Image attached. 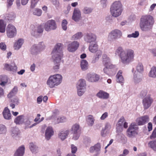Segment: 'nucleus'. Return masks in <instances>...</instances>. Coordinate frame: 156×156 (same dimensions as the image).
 Masks as SVG:
<instances>
[{"mask_svg": "<svg viewBox=\"0 0 156 156\" xmlns=\"http://www.w3.org/2000/svg\"><path fill=\"white\" fill-rule=\"evenodd\" d=\"M116 54L119 55L121 62L124 64L129 63L134 60V52L131 49L124 51L121 47H119L115 51Z\"/></svg>", "mask_w": 156, "mask_h": 156, "instance_id": "1", "label": "nucleus"}, {"mask_svg": "<svg viewBox=\"0 0 156 156\" xmlns=\"http://www.w3.org/2000/svg\"><path fill=\"white\" fill-rule=\"evenodd\" d=\"M62 49V44L58 43L55 45L52 52V57L55 64V66L53 67L55 72L58 71L59 69V63L63 56Z\"/></svg>", "mask_w": 156, "mask_h": 156, "instance_id": "2", "label": "nucleus"}, {"mask_svg": "<svg viewBox=\"0 0 156 156\" xmlns=\"http://www.w3.org/2000/svg\"><path fill=\"white\" fill-rule=\"evenodd\" d=\"M154 23L153 17L150 15H145L141 16L140 23V27L143 31H147L152 27Z\"/></svg>", "mask_w": 156, "mask_h": 156, "instance_id": "3", "label": "nucleus"}, {"mask_svg": "<svg viewBox=\"0 0 156 156\" xmlns=\"http://www.w3.org/2000/svg\"><path fill=\"white\" fill-rule=\"evenodd\" d=\"M122 4L120 2L117 1L114 2L110 8L112 15L115 17H117L120 16L122 11Z\"/></svg>", "mask_w": 156, "mask_h": 156, "instance_id": "4", "label": "nucleus"}, {"mask_svg": "<svg viewBox=\"0 0 156 156\" xmlns=\"http://www.w3.org/2000/svg\"><path fill=\"white\" fill-rule=\"evenodd\" d=\"M62 78V75L59 74L50 76L47 81V84L50 88H53L61 83Z\"/></svg>", "mask_w": 156, "mask_h": 156, "instance_id": "5", "label": "nucleus"}, {"mask_svg": "<svg viewBox=\"0 0 156 156\" xmlns=\"http://www.w3.org/2000/svg\"><path fill=\"white\" fill-rule=\"evenodd\" d=\"M138 128L135 123H132L127 130V136L131 137L137 134V130Z\"/></svg>", "mask_w": 156, "mask_h": 156, "instance_id": "6", "label": "nucleus"}, {"mask_svg": "<svg viewBox=\"0 0 156 156\" xmlns=\"http://www.w3.org/2000/svg\"><path fill=\"white\" fill-rule=\"evenodd\" d=\"M6 34L8 37L12 38L15 36L17 33L15 27L12 24H8L6 29Z\"/></svg>", "mask_w": 156, "mask_h": 156, "instance_id": "7", "label": "nucleus"}, {"mask_svg": "<svg viewBox=\"0 0 156 156\" xmlns=\"http://www.w3.org/2000/svg\"><path fill=\"white\" fill-rule=\"evenodd\" d=\"M122 35V33L120 30L115 29L109 33L108 38L110 40L116 39L120 38Z\"/></svg>", "mask_w": 156, "mask_h": 156, "instance_id": "8", "label": "nucleus"}, {"mask_svg": "<svg viewBox=\"0 0 156 156\" xmlns=\"http://www.w3.org/2000/svg\"><path fill=\"white\" fill-rule=\"evenodd\" d=\"M56 28V24L55 20H48L44 25V29L47 31L51 30H55Z\"/></svg>", "mask_w": 156, "mask_h": 156, "instance_id": "9", "label": "nucleus"}, {"mask_svg": "<svg viewBox=\"0 0 156 156\" xmlns=\"http://www.w3.org/2000/svg\"><path fill=\"white\" fill-rule=\"evenodd\" d=\"M149 121V116L148 115H145L138 118L136 122L138 125L142 126L147 123Z\"/></svg>", "mask_w": 156, "mask_h": 156, "instance_id": "10", "label": "nucleus"}, {"mask_svg": "<svg viewBox=\"0 0 156 156\" xmlns=\"http://www.w3.org/2000/svg\"><path fill=\"white\" fill-rule=\"evenodd\" d=\"M79 44L77 41H74L69 44L67 46V50L70 52H75L78 48Z\"/></svg>", "mask_w": 156, "mask_h": 156, "instance_id": "11", "label": "nucleus"}, {"mask_svg": "<svg viewBox=\"0 0 156 156\" xmlns=\"http://www.w3.org/2000/svg\"><path fill=\"white\" fill-rule=\"evenodd\" d=\"M153 100L150 96L145 98L143 100V104L144 109L149 108L151 106Z\"/></svg>", "mask_w": 156, "mask_h": 156, "instance_id": "12", "label": "nucleus"}, {"mask_svg": "<svg viewBox=\"0 0 156 156\" xmlns=\"http://www.w3.org/2000/svg\"><path fill=\"white\" fill-rule=\"evenodd\" d=\"M79 125L77 124H74L72 126L71 130L74 134L73 139L74 140H77L79 137V135L77 133L79 130Z\"/></svg>", "mask_w": 156, "mask_h": 156, "instance_id": "13", "label": "nucleus"}, {"mask_svg": "<svg viewBox=\"0 0 156 156\" xmlns=\"http://www.w3.org/2000/svg\"><path fill=\"white\" fill-rule=\"evenodd\" d=\"M81 18V12L78 8L74 9L72 16V19L75 21H78Z\"/></svg>", "mask_w": 156, "mask_h": 156, "instance_id": "14", "label": "nucleus"}, {"mask_svg": "<svg viewBox=\"0 0 156 156\" xmlns=\"http://www.w3.org/2000/svg\"><path fill=\"white\" fill-rule=\"evenodd\" d=\"M96 36L91 33L87 34L85 37V40L89 43L94 42L96 41Z\"/></svg>", "mask_w": 156, "mask_h": 156, "instance_id": "15", "label": "nucleus"}, {"mask_svg": "<svg viewBox=\"0 0 156 156\" xmlns=\"http://www.w3.org/2000/svg\"><path fill=\"white\" fill-rule=\"evenodd\" d=\"M88 80L90 82H95L98 81L99 79L98 75L95 74L89 73L87 76Z\"/></svg>", "mask_w": 156, "mask_h": 156, "instance_id": "16", "label": "nucleus"}, {"mask_svg": "<svg viewBox=\"0 0 156 156\" xmlns=\"http://www.w3.org/2000/svg\"><path fill=\"white\" fill-rule=\"evenodd\" d=\"M2 114L4 117L6 119H11V114L10 111L7 107L5 108Z\"/></svg>", "mask_w": 156, "mask_h": 156, "instance_id": "17", "label": "nucleus"}, {"mask_svg": "<svg viewBox=\"0 0 156 156\" xmlns=\"http://www.w3.org/2000/svg\"><path fill=\"white\" fill-rule=\"evenodd\" d=\"M54 132L51 127H48L46 129L45 135L46 139L48 140L53 135Z\"/></svg>", "mask_w": 156, "mask_h": 156, "instance_id": "18", "label": "nucleus"}, {"mask_svg": "<svg viewBox=\"0 0 156 156\" xmlns=\"http://www.w3.org/2000/svg\"><path fill=\"white\" fill-rule=\"evenodd\" d=\"M103 66L105 67L103 69V71L105 73L108 75L110 73V70L115 68V65L112 64Z\"/></svg>", "mask_w": 156, "mask_h": 156, "instance_id": "19", "label": "nucleus"}, {"mask_svg": "<svg viewBox=\"0 0 156 156\" xmlns=\"http://www.w3.org/2000/svg\"><path fill=\"white\" fill-rule=\"evenodd\" d=\"M97 96L100 98L107 99L108 98L109 94L101 90L97 94Z\"/></svg>", "mask_w": 156, "mask_h": 156, "instance_id": "20", "label": "nucleus"}, {"mask_svg": "<svg viewBox=\"0 0 156 156\" xmlns=\"http://www.w3.org/2000/svg\"><path fill=\"white\" fill-rule=\"evenodd\" d=\"M122 71L120 70L118 71L116 76L117 82L120 83H123L124 82V79L122 75Z\"/></svg>", "mask_w": 156, "mask_h": 156, "instance_id": "21", "label": "nucleus"}, {"mask_svg": "<svg viewBox=\"0 0 156 156\" xmlns=\"http://www.w3.org/2000/svg\"><path fill=\"white\" fill-rule=\"evenodd\" d=\"M25 151L24 146L22 145L20 147L16 150L14 154V156H23L24 154Z\"/></svg>", "mask_w": 156, "mask_h": 156, "instance_id": "22", "label": "nucleus"}, {"mask_svg": "<svg viewBox=\"0 0 156 156\" xmlns=\"http://www.w3.org/2000/svg\"><path fill=\"white\" fill-rule=\"evenodd\" d=\"M102 62L103 65L112 64L110 62V59L105 54H104L102 56Z\"/></svg>", "mask_w": 156, "mask_h": 156, "instance_id": "23", "label": "nucleus"}, {"mask_svg": "<svg viewBox=\"0 0 156 156\" xmlns=\"http://www.w3.org/2000/svg\"><path fill=\"white\" fill-rule=\"evenodd\" d=\"M69 133V131L68 130L61 131L58 134V137L63 140L66 138Z\"/></svg>", "mask_w": 156, "mask_h": 156, "instance_id": "24", "label": "nucleus"}, {"mask_svg": "<svg viewBox=\"0 0 156 156\" xmlns=\"http://www.w3.org/2000/svg\"><path fill=\"white\" fill-rule=\"evenodd\" d=\"M23 42V40L22 39H19L14 45V48L15 49L18 50L21 47Z\"/></svg>", "mask_w": 156, "mask_h": 156, "instance_id": "25", "label": "nucleus"}, {"mask_svg": "<svg viewBox=\"0 0 156 156\" xmlns=\"http://www.w3.org/2000/svg\"><path fill=\"white\" fill-rule=\"evenodd\" d=\"M86 81L84 79H80L78 83V86L77 88H79L83 89H86Z\"/></svg>", "mask_w": 156, "mask_h": 156, "instance_id": "26", "label": "nucleus"}, {"mask_svg": "<svg viewBox=\"0 0 156 156\" xmlns=\"http://www.w3.org/2000/svg\"><path fill=\"white\" fill-rule=\"evenodd\" d=\"M101 147V146L100 144L98 143L94 146L90 147V151L91 153H93L94 151H98L100 150Z\"/></svg>", "mask_w": 156, "mask_h": 156, "instance_id": "27", "label": "nucleus"}, {"mask_svg": "<svg viewBox=\"0 0 156 156\" xmlns=\"http://www.w3.org/2000/svg\"><path fill=\"white\" fill-rule=\"evenodd\" d=\"M8 82L7 77L6 76H0V85L4 86Z\"/></svg>", "mask_w": 156, "mask_h": 156, "instance_id": "28", "label": "nucleus"}, {"mask_svg": "<svg viewBox=\"0 0 156 156\" xmlns=\"http://www.w3.org/2000/svg\"><path fill=\"white\" fill-rule=\"evenodd\" d=\"M98 48V46L97 44H91L89 47V51L92 53H95L97 51Z\"/></svg>", "mask_w": 156, "mask_h": 156, "instance_id": "29", "label": "nucleus"}, {"mask_svg": "<svg viewBox=\"0 0 156 156\" xmlns=\"http://www.w3.org/2000/svg\"><path fill=\"white\" fill-rule=\"evenodd\" d=\"M88 63L86 60L84 59L81 60L80 66L83 70H87L88 69Z\"/></svg>", "mask_w": 156, "mask_h": 156, "instance_id": "30", "label": "nucleus"}, {"mask_svg": "<svg viewBox=\"0 0 156 156\" xmlns=\"http://www.w3.org/2000/svg\"><path fill=\"white\" fill-rule=\"evenodd\" d=\"M24 116L21 115L17 116L15 119L14 122L17 124H22L24 122Z\"/></svg>", "mask_w": 156, "mask_h": 156, "instance_id": "31", "label": "nucleus"}, {"mask_svg": "<svg viewBox=\"0 0 156 156\" xmlns=\"http://www.w3.org/2000/svg\"><path fill=\"white\" fill-rule=\"evenodd\" d=\"M30 148L33 153H36L38 151V147L33 143H30Z\"/></svg>", "mask_w": 156, "mask_h": 156, "instance_id": "32", "label": "nucleus"}, {"mask_svg": "<svg viewBox=\"0 0 156 156\" xmlns=\"http://www.w3.org/2000/svg\"><path fill=\"white\" fill-rule=\"evenodd\" d=\"M148 146L154 151H156V139L150 141L148 143Z\"/></svg>", "mask_w": 156, "mask_h": 156, "instance_id": "33", "label": "nucleus"}, {"mask_svg": "<svg viewBox=\"0 0 156 156\" xmlns=\"http://www.w3.org/2000/svg\"><path fill=\"white\" fill-rule=\"evenodd\" d=\"M6 25L2 20H0V32L4 33L5 30Z\"/></svg>", "mask_w": 156, "mask_h": 156, "instance_id": "34", "label": "nucleus"}, {"mask_svg": "<svg viewBox=\"0 0 156 156\" xmlns=\"http://www.w3.org/2000/svg\"><path fill=\"white\" fill-rule=\"evenodd\" d=\"M17 91V87H15L8 94V98H10L12 97L13 96L15 95Z\"/></svg>", "mask_w": 156, "mask_h": 156, "instance_id": "35", "label": "nucleus"}, {"mask_svg": "<svg viewBox=\"0 0 156 156\" xmlns=\"http://www.w3.org/2000/svg\"><path fill=\"white\" fill-rule=\"evenodd\" d=\"M149 76L152 77H156V67L153 66L151 68L149 73Z\"/></svg>", "mask_w": 156, "mask_h": 156, "instance_id": "36", "label": "nucleus"}, {"mask_svg": "<svg viewBox=\"0 0 156 156\" xmlns=\"http://www.w3.org/2000/svg\"><path fill=\"white\" fill-rule=\"evenodd\" d=\"M83 36L81 32H78L74 34L72 37V40H76L81 38Z\"/></svg>", "mask_w": 156, "mask_h": 156, "instance_id": "37", "label": "nucleus"}, {"mask_svg": "<svg viewBox=\"0 0 156 156\" xmlns=\"http://www.w3.org/2000/svg\"><path fill=\"white\" fill-rule=\"evenodd\" d=\"M136 70L139 73H142L144 70L143 66L142 64L139 63L136 67Z\"/></svg>", "mask_w": 156, "mask_h": 156, "instance_id": "38", "label": "nucleus"}, {"mask_svg": "<svg viewBox=\"0 0 156 156\" xmlns=\"http://www.w3.org/2000/svg\"><path fill=\"white\" fill-rule=\"evenodd\" d=\"M16 15L13 13L9 14L7 17V19L9 20H13L16 18Z\"/></svg>", "mask_w": 156, "mask_h": 156, "instance_id": "39", "label": "nucleus"}, {"mask_svg": "<svg viewBox=\"0 0 156 156\" xmlns=\"http://www.w3.org/2000/svg\"><path fill=\"white\" fill-rule=\"evenodd\" d=\"M33 14L34 15L40 16L42 14V10L39 9H36L34 10Z\"/></svg>", "mask_w": 156, "mask_h": 156, "instance_id": "40", "label": "nucleus"}, {"mask_svg": "<svg viewBox=\"0 0 156 156\" xmlns=\"http://www.w3.org/2000/svg\"><path fill=\"white\" fill-rule=\"evenodd\" d=\"M92 11V9L91 8L86 7L84 8L83 12L85 14H87L91 13Z\"/></svg>", "mask_w": 156, "mask_h": 156, "instance_id": "41", "label": "nucleus"}, {"mask_svg": "<svg viewBox=\"0 0 156 156\" xmlns=\"http://www.w3.org/2000/svg\"><path fill=\"white\" fill-rule=\"evenodd\" d=\"M67 21L66 20H64L62 21V29L64 30H66L67 29Z\"/></svg>", "mask_w": 156, "mask_h": 156, "instance_id": "42", "label": "nucleus"}, {"mask_svg": "<svg viewBox=\"0 0 156 156\" xmlns=\"http://www.w3.org/2000/svg\"><path fill=\"white\" fill-rule=\"evenodd\" d=\"M39 0H31L30 7L31 8H34L38 2Z\"/></svg>", "mask_w": 156, "mask_h": 156, "instance_id": "43", "label": "nucleus"}, {"mask_svg": "<svg viewBox=\"0 0 156 156\" xmlns=\"http://www.w3.org/2000/svg\"><path fill=\"white\" fill-rule=\"evenodd\" d=\"M20 133L19 129L17 128H14L12 130V135L13 136H17Z\"/></svg>", "mask_w": 156, "mask_h": 156, "instance_id": "44", "label": "nucleus"}, {"mask_svg": "<svg viewBox=\"0 0 156 156\" xmlns=\"http://www.w3.org/2000/svg\"><path fill=\"white\" fill-rule=\"evenodd\" d=\"M88 122L90 123V125L92 126L94 123V120L92 115H89L88 117Z\"/></svg>", "mask_w": 156, "mask_h": 156, "instance_id": "45", "label": "nucleus"}, {"mask_svg": "<svg viewBox=\"0 0 156 156\" xmlns=\"http://www.w3.org/2000/svg\"><path fill=\"white\" fill-rule=\"evenodd\" d=\"M77 93L78 95L79 96H82L85 92L86 89L77 88Z\"/></svg>", "mask_w": 156, "mask_h": 156, "instance_id": "46", "label": "nucleus"}, {"mask_svg": "<svg viewBox=\"0 0 156 156\" xmlns=\"http://www.w3.org/2000/svg\"><path fill=\"white\" fill-rule=\"evenodd\" d=\"M31 122L29 121H27L26 123V128H31L33 126H35L36 124L37 123H34L33 124H32L31 126H30V125Z\"/></svg>", "mask_w": 156, "mask_h": 156, "instance_id": "47", "label": "nucleus"}, {"mask_svg": "<svg viewBox=\"0 0 156 156\" xmlns=\"http://www.w3.org/2000/svg\"><path fill=\"white\" fill-rule=\"evenodd\" d=\"M51 2L57 9L59 7L60 3L58 0H51Z\"/></svg>", "mask_w": 156, "mask_h": 156, "instance_id": "48", "label": "nucleus"}, {"mask_svg": "<svg viewBox=\"0 0 156 156\" xmlns=\"http://www.w3.org/2000/svg\"><path fill=\"white\" fill-rule=\"evenodd\" d=\"M139 35V33L137 31H136L134 33H133L131 34H129L128 35V37H134L136 38Z\"/></svg>", "mask_w": 156, "mask_h": 156, "instance_id": "49", "label": "nucleus"}, {"mask_svg": "<svg viewBox=\"0 0 156 156\" xmlns=\"http://www.w3.org/2000/svg\"><path fill=\"white\" fill-rule=\"evenodd\" d=\"M151 139H153L156 138V126L154 129L151 135L150 136Z\"/></svg>", "mask_w": 156, "mask_h": 156, "instance_id": "50", "label": "nucleus"}, {"mask_svg": "<svg viewBox=\"0 0 156 156\" xmlns=\"http://www.w3.org/2000/svg\"><path fill=\"white\" fill-rule=\"evenodd\" d=\"M125 121V119L123 117H121L118 121V125L119 126H122Z\"/></svg>", "mask_w": 156, "mask_h": 156, "instance_id": "51", "label": "nucleus"}, {"mask_svg": "<svg viewBox=\"0 0 156 156\" xmlns=\"http://www.w3.org/2000/svg\"><path fill=\"white\" fill-rule=\"evenodd\" d=\"M6 130V128L5 126L0 125V134L5 133Z\"/></svg>", "mask_w": 156, "mask_h": 156, "instance_id": "52", "label": "nucleus"}, {"mask_svg": "<svg viewBox=\"0 0 156 156\" xmlns=\"http://www.w3.org/2000/svg\"><path fill=\"white\" fill-rule=\"evenodd\" d=\"M66 121V118L64 117H59L57 119V123L63 122Z\"/></svg>", "mask_w": 156, "mask_h": 156, "instance_id": "53", "label": "nucleus"}, {"mask_svg": "<svg viewBox=\"0 0 156 156\" xmlns=\"http://www.w3.org/2000/svg\"><path fill=\"white\" fill-rule=\"evenodd\" d=\"M0 48L2 50L5 51L6 49V45L4 42H1L0 43Z\"/></svg>", "mask_w": 156, "mask_h": 156, "instance_id": "54", "label": "nucleus"}, {"mask_svg": "<svg viewBox=\"0 0 156 156\" xmlns=\"http://www.w3.org/2000/svg\"><path fill=\"white\" fill-rule=\"evenodd\" d=\"M71 152L73 154L75 153L77 150V147L75 146L73 144H71Z\"/></svg>", "mask_w": 156, "mask_h": 156, "instance_id": "55", "label": "nucleus"}, {"mask_svg": "<svg viewBox=\"0 0 156 156\" xmlns=\"http://www.w3.org/2000/svg\"><path fill=\"white\" fill-rule=\"evenodd\" d=\"M43 31V26L41 25L38 26L37 28V33H41Z\"/></svg>", "mask_w": 156, "mask_h": 156, "instance_id": "56", "label": "nucleus"}, {"mask_svg": "<svg viewBox=\"0 0 156 156\" xmlns=\"http://www.w3.org/2000/svg\"><path fill=\"white\" fill-rule=\"evenodd\" d=\"M129 152V151L127 149H125L123 151L122 154H121L118 156H126L128 154Z\"/></svg>", "mask_w": 156, "mask_h": 156, "instance_id": "57", "label": "nucleus"}, {"mask_svg": "<svg viewBox=\"0 0 156 156\" xmlns=\"http://www.w3.org/2000/svg\"><path fill=\"white\" fill-rule=\"evenodd\" d=\"M10 69L9 71H12L13 72H16L17 69V66L16 65H15L14 66L11 65V67H10Z\"/></svg>", "mask_w": 156, "mask_h": 156, "instance_id": "58", "label": "nucleus"}, {"mask_svg": "<svg viewBox=\"0 0 156 156\" xmlns=\"http://www.w3.org/2000/svg\"><path fill=\"white\" fill-rule=\"evenodd\" d=\"M108 115V113L107 112H105L103 114L100 118L101 119V120H104L106 118Z\"/></svg>", "mask_w": 156, "mask_h": 156, "instance_id": "59", "label": "nucleus"}, {"mask_svg": "<svg viewBox=\"0 0 156 156\" xmlns=\"http://www.w3.org/2000/svg\"><path fill=\"white\" fill-rule=\"evenodd\" d=\"M4 69L8 71H9L10 69V67H11V65L5 63L4 64Z\"/></svg>", "mask_w": 156, "mask_h": 156, "instance_id": "60", "label": "nucleus"}, {"mask_svg": "<svg viewBox=\"0 0 156 156\" xmlns=\"http://www.w3.org/2000/svg\"><path fill=\"white\" fill-rule=\"evenodd\" d=\"M11 102L12 103H14L15 105H18L19 103L18 99L17 98H15L12 99Z\"/></svg>", "mask_w": 156, "mask_h": 156, "instance_id": "61", "label": "nucleus"}, {"mask_svg": "<svg viewBox=\"0 0 156 156\" xmlns=\"http://www.w3.org/2000/svg\"><path fill=\"white\" fill-rule=\"evenodd\" d=\"M152 128L153 126L152 123L151 122L148 123L147 126V128L148 129V131L150 132L151 131L152 129Z\"/></svg>", "mask_w": 156, "mask_h": 156, "instance_id": "62", "label": "nucleus"}, {"mask_svg": "<svg viewBox=\"0 0 156 156\" xmlns=\"http://www.w3.org/2000/svg\"><path fill=\"white\" fill-rule=\"evenodd\" d=\"M42 101V96H40L38 97L37 99V102L38 104H40Z\"/></svg>", "mask_w": 156, "mask_h": 156, "instance_id": "63", "label": "nucleus"}, {"mask_svg": "<svg viewBox=\"0 0 156 156\" xmlns=\"http://www.w3.org/2000/svg\"><path fill=\"white\" fill-rule=\"evenodd\" d=\"M99 59L98 57H96L95 56L94 57L91 61V63H94L97 61Z\"/></svg>", "mask_w": 156, "mask_h": 156, "instance_id": "64", "label": "nucleus"}]
</instances>
